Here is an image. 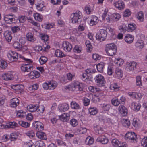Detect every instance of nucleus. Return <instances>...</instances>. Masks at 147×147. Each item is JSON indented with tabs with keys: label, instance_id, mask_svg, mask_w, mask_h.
Segmentation results:
<instances>
[{
	"label": "nucleus",
	"instance_id": "obj_51",
	"mask_svg": "<svg viewBox=\"0 0 147 147\" xmlns=\"http://www.w3.org/2000/svg\"><path fill=\"white\" fill-rule=\"evenodd\" d=\"M101 107L103 111H107L110 109V105L109 104H103L102 105Z\"/></svg>",
	"mask_w": 147,
	"mask_h": 147
},
{
	"label": "nucleus",
	"instance_id": "obj_38",
	"mask_svg": "<svg viewBox=\"0 0 147 147\" xmlns=\"http://www.w3.org/2000/svg\"><path fill=\"white\" fill-rule=\"evenodd\" d=\"M55 54L56 56L60 58L65 56L62 51L59 49H57L55 51Z\"/></svg>",
	"mask_w": 147,
	"mask_h": 147
},
{
	"label": "nucleus",
	"instance_id": "obj_6",
	"mask_svg": "<svg viewBox=\"0 0 147 147\" xmlns=\"http://www.w3.org/2000/svg\"><path fill=\"white\" fill-rule=\"evenodd\" d=\"M107 32L106 30L103 29H100L99 32L96 35V38L100 41H102L105 40L107 36Z\"/></svg>",
	"mask_w": 147,
	"mask_h": 147
},
{
	"label": "nucleus",
	"instance_id": "obj_13",
	"mask_svg": "<svg viewBox=\"0 0 147 147\" xmlns=\"http://www.w3.org/2000/svg\"><path fill=\"white\" fill-rule=\"evenodd\" d=\"M98 142L101 143L103 144H106L108 142L109 140L105 136L102 135L98 137L96 140Z\"/></svg>",
	"mask_w": 147,
	"mask_h": 147
},
{
	"label": "nucleus",
	"instance_id": "obj_31",
	"mask_svg": "<svg viewBox=\"0 0 147 147\" xmlns=\"http://www.w3.org/2000/svg\"><path fill=\"white\" fill-rule=\"evenodd\" d=\"M38 106L37 105H30L27 107L28 110L30 112H34L36 111Z\"/></svg>",
	"mask_w": 147,
	"mask_h": 147
},
{
	"label": "nucleus",
	"instance_id": "obj_36",
	"mask_svg": "<svg viewBox=\"0 0 147 147\" xmlns=\"http://www.w3.org/2000/svg\"><path fill=\"white\" fill-rule=\"evenodd\" d=\"M133 126L136 128H138L140 126V121L138 119H134L132 122Z\"/></svg>",
	"mask_w": 147,
	"mask_h": 147
},
{
	"label": "nucleus",
	"instance_id": "obj_17",
	"mask_svg": "<svg viewBox=\"0 0 147 147\" xmlns=\"http://www.w3.org/2000/svg\"><path fill=\"white\" fill-rule=\"evenodd\" d=\"M11 32L9 30L5 31L4 33V37L6 40L8 42H10L12 38Z\"/></svg>",
	"mask_w": 147,
	"mask_h": 147
},
{
	"label": "nucleus",
	"instance_id": "obj_40",
	"mask_svg": "<svg viewBox=\"0 0 147 147\" xmlns=\"http://www.w3.org/2000/svg\"><path fill=\"white\" fill-rule=\"evenodd\" d=\"M113 22L118 21L121 18V15L117 13H114L112 15Z\"/></svg>",
	"mask_w": 147,
	"mask_h": 147
},
{
	"label": "nucleus",
	"instance_id": "obj_55",
	"mask_svg": "<svg viewBox=\"0 0 147 147\" xmlns=\"http://www.w3.org/2000/svg\"><path fill=\"white\" fill-rule=\"evenodd\" d=\"M47 58L44 56H42L39 59V61L41 65L45 63L47 61Z\"/></svg>",
	"mask_w": 147,
	"mask_h": 147
},
{
	"label": "nucleus",
	"instance_id": "obj_4",
	"mask_svg": "<svg viewBox=\"0 0 147 147\" xmlns=\"http://www.w3.org/2000/svg\"><path fill=\"white\" fill-rule=\"evenodd\" d=\"M96 85L100 87L104 86L106 81L104 76L101 74L97 75L94 78Z\"/></svg>",
	"mask_w": 147,
	"mask_h": 147
},
{
	"label": "nucleus",
	"instance_id": "obj_63",
	"mask_svg": "<svg viewBox=\"0 0 147 147\" xmlns=\"http://www.w3.org/2000/svg\"><path fill=\"white\" fill-rule=\"evenodd\" d=\"M131 14V12L129 9L125 10L123 13V16L125 17H127L129 16Z\"/></svg>",
	"mask_w": 147,
	"mask_h": 147
},
{
	"label": "nucleus",
	"instance_id": "obj_43",
	"mask_svg": "<svg viewBox=\"0 0 147 147\" xmlns=\"http://www.w3.org/2000/svg\"><path fill=\"white\" fill-rule=\"evenodd\" d=\"M111 103L114 106H117L120 104V101H119L117 97H115L112 99Z\"/></svg>",
	"mask_w": 147,
	"mask_h": 147
},
{
	"label": "nucleus",
	"instance_id": "obj_20",
	"mask_svg": "<svg viewBox=\"0 0 147 147\" xmlns=\"http://www.w3.org/2000/svg\"><path fill=\"white\" fill-rule=\"evenodd\" d=\"M11 88L15 90L18 91L19 92L21 93L24 88V86L22 84H15L11 86Z\"/></svg>",
	"mask_w": 147,
	"mask_h": 147
},
{
	"label": "nucleus",
	"instance_id": "obj_27",
	"mask_svg": "<svg viewBox=\"0 0 147 147\" xmlns=\"http://www.w3.org/2000/svg\"><path fill=\"white\" fill-rule=\"evenodd\" d=\"M104 66L105 63L102 62L98 63L96 65L97 71L100 73H102L103 72Z\"/></svg>",
	"mask_w": 147,
	"mask_h": 147
},
{
	"label": "nucleus",
	"instance_id": "obj_12",
	"mask_svg": "<svg viewBox=\"0 0 147 147\" xmlns=\"http://www.w3.org/2000/svg\"><path fill=\"white\" fill-rule=\"evenodd\" d=\"M137 136L134 132H128L127 133L125 136V139H129L131 140H136Z\"/></svg>",
	"mask_w": 147,
	"mask_h": 147
},
{
	"label": "nucleus",
	"instance_id": "obj_29",
	"mask_svg": "<svg viewBox=\"0 0 147 147\" xmlns=\"http://www.w3.org/2000/svg\"><path fill=\"white\" fill-rule=\"evenodd\" d=\"M111 142L112 145L114 147H120V146H121V142L117 139H113Z\"/></svg>",
	"mask_w": 147,
	"mask_h": 147
},
{
	"label": "nucleus",
	"instance_id": "obj_56",
	"mask_svg": "<svg viewBox=\"0 0 147 147\" xmlns=\"http://www.w3.org/2000/svg\"><path fill=\"white\" fill-rule=\"evenodd\" d=\"M38 88V85L37 84H35L32 85L29 88L30 90L32 91H33L36 90Z\"/></svg>",
	"mask_w": 147,
	"mask_h": 147
},
{
	"label": "nucleus",
	"instance_id": "obj_19",
	"mask_svg": "<svg viewBox=\"0 0 147 147\" xmlns=\"http://www.w3.org/2000/svg\"><path fill=\"white\" fill-rule=\"evenodd\" d=\"M30 72V73L28 75L30 77L31 79H34L38 78L40 76L39 72L36 71H34Z\"/></svg>",
	"mask_w": 147,
	"mask_h": 147
},
{
	"label": "nucleus",
	"instance_id": "obj_14",
	"mask_svg": "<svg viewBox=\"0 0 147 147\" xmlns=\"http://www.w3.org/2000/svg\"><path fill=\"white\" fill-rule=\"evenodd\" d=\"M114 5L120 10L124 9L125 6L124 2L121 1H118L115 2L114 3Z\"/></svg>",
	"mask_w": 147,
	"mask_h": 147
},
{
	"label": "nucleus",
	"instance_id": "obj_62",
	"mask_svg": "<svg viewBox=\"0 0 147 147\" xmlns=\"http://www.w3.org/2000/svg\"><path fill=\"white\" fill-rule=\"evenodd\" d=\"M10 140L11 141H14L16 140L18 138L17 135L15 133H12L9 135Z\"/></svg>",
	"mask_w": 147,
	"mask_h": 147
},
{
	"label": "nucleus",
	"instance_id": "obj_60",
	"mask_svg": "<svg viewBox=\"0 0 147 147\" xmlns=\"http://www.w3.org/2000/svg\"><path fill=\"white\" fill-rule=\"evenodd\" d=\"M40 35L41 39L44 40V42L47 41L48 40L49 37L47 35L45 34H40Z\"/></svg>",
	"mask_w": 147,
	"mask_h": 147
},
{
	"label": "nucleus",
	"instance_id": "obj_49",
	"mask_svg": "<svg viewBox=\"0 0 147 147\" xmlns=\"http://www.w3.org/2000/svg\"><path fill=\"white\" fill-rule=\"evenodd\" d=\"M119 29L121 32L124 33L127 30V27L125 24H122L119 27Z\"/></svg>",
	"mask_w": 147,
	"mask_h": 147
},
{
	"label": "nucleus",
	"instance_id": "obj_1",
	"mask_svg": "<svg viewBox=\"0 0 147 147\" xmlns=\"http://www.w3.org/2000/svg\"><path fill=\"white\" fill-rule=\"evenodd\" d=\"M105 51L109 56L114 55L117 51L116 46L114 43L107 44L105 46Z\"/></svg>",
	"mask_w": 147,
	"mask_h": 147
},
{
	"label": "nucleus",
	"instance_id": "obj_7",
	"mask_svg": "<svg viewBox=\"0 0 147 147\" xmlns=\"http://www.w3.org/2000/svg\"><path fill=\"white\" fill-rule=\"evenodd\" d=\"M9 60L11 61H16L18 58V53L15 51H10L7 54Z\"/></svg>",
	"mask_w": 147,
	"mask_h": 147
},
{
	"label": "nucleus",
	"instance_id": "obj_48",
	"mask_svg": "<svg viewBox=\"0 0 147 147\" xmlns=\"http://www.w3.org/2000/svg\"><path fill=\"white\" fill-rule=\"evenodd\" d=\"M18 124L15 122H10L6 125L5 127L8 128H14L17 126Z\"/></svg>",
	"mask_w": 147,
	"mask_h": 147
},
{
	"label": "nucleus",
	"instance_id": "obj_2",
	"mask_svg": "<svg viewBox=\"0 0 147 147\" xmlns=\"http://www.w3.org/2000/svg\"><path fill=\"white\" fill-rule=\"evenodd\" d=\"M71 18L73 23H80L82 19V13L80 11H77L71 15Z\"/></svg>",
	"mask_w": 147,
	"mask_h": 147
},
{
	"label": "nucleus",
	"instance_id": "obj_9",
	"mask_svg": "<svg viewBox=\"0 0 147 147\" xmlns=\"http://www.w3.org/2000/svg\"><path fill=\"white\" fill-rule=\"evenodd\" d=\"M34 129L37 131L43 130L44 125L42 123L39 121H35L33 123Z\"/></svg>",
	"mask_w": 147,
	"mask_h": 147
},
{
	"label": "nucleus",
	"instance_id": "obj_28",
	"mask_svg": "<svg viewBox=\"0 0 147 147\" xmlns=\"http://www.w3.org/2000/svg\"><path fill=\"white\" fill-rule=\"evenodd\" d=\"M69 108V106L68 104L64 103L61 104L59 107L60 111L61 112H65Z\"/></svg>",
	"mask_w": 147,
	"mask_h": 147
},
{
	"label": "nucleus",
	"instance_id": "obj_44",
	"mask_svg": "<svg viewBox=\"0 0 147 147\" xmlns=\"http://www.w3.org/2000/svg\"><path fill=\"white\" fill-rule=\"evenodd\" d=\"M34 16L36 20L39 22L42 21V16L39 13H37L34 14Z\"/></svg>",
	"mask_w": 147,
	"mask_h": 147
},
{
	"label": "nucleus",
	"instance_id": "obj_57",
	"mask_svg": "<svg viewBox=\"0 0 147 147\" xmlns=\"http://www.w3.org/2000/svg\"><path fill=\"white\" fill-rule=\"evenodd\" d=\"M25 134L27 136L30 138H33L35 135V133L33 131H28L25 133Z\"/></svg>",
	"mask_w": 147,
	"mask_h": 147
},
{
	"label": "nucleus",
	"instance_id": "obj_52",
	"mask_svg": "<svg viewBox=\"0 0 147 147\" xmlns=\"http://www.w3.org/2000/svg\"><path fill=\"white\" fill-rule=\"evenodd\" d=\"M141 78V77L140 76H138L136 77V84L137 86H142Z\"/></svg>",
	"mask_w": 147,
	"mask_h": 147
},
{
	"label": "nucleus",
	"instance_id": "obj_30",
	"mask_svg": "<svg viewBox=\"0 0 147 147\" xmlns=\"http://www.w3.org/2000/svg\"><path fill=\"white\" fill-rule=\"evenodd\" d=\"M134 36L131 34H128L125 38V40L126 42L128 43H131L134 40Z\"/></svg>",
	"mask_w": 147,
	"mask_h": 147
},
{
	"label": "nucleus",
	"instance_id": "obj_41",
	"mask_svg": "<svg viewBox=\"0 0 147 147\" xmlns=\"http://www.w3.org/2000/svg\"><path fill=\"white\" fill-rule=\"evenodd\" d=\"M26 37L28 40L30 42H34L35 40V38L33 36V34L32 33L29 32L27 34Z\"/></svg>",
	"mask_w": 147,
	"mask_h": 147
},
{
	"label": "nucleus",
	"instance_id": "obj_54",
	"mask_svg": "<svg viewBox=\"0 0 147 147\" xmlns=\"http://www.w3.org/2000/svg\"><path fill=\"white\" fill-rule=\"evenodd\" d=\"M95 130L96 133L99 134H102L104 133L103 129L99 126H97L95 128Z\"/></svg>",
	"mask_w": 147,
	"mask_h": 147
},
{
	"label": "nucleus",
	"instance_id": "obj_34",
	"mask_svg": "<svg viewBox=\"0 0 147 147\" xmlns=\"http://www.w3.org/2000/svg\"><path fill=\"white\" fill-rule=\"evenodd\" d=\"M71 107L74 109H78L81 108L80 105L75 101H72L70 104Z\"/></svg>",
	"mask_w": 147,
	"mask_h": 147
},
{
	"label": "nucleus",
	"instance_id": "obj_3",
	"mask_svg": "<svg viewBox=\"0 0 147 147\" xmlns=\"http://www.w3.org/2000/svg\"><path fill=\"white\" fill-rule=\"evenodd\" d=\"M4 18L5 22L9 24L15 23L18 19L17 17L12 14L5 15Z\"/></svg>",
	"mask_w": 147,
	"mask_h": 147
},
{
	"label": "nucleus",
	"instance_id": "obj_25",
	"mask_svg": "<svg viewBox=\"0 0 147 147\" xmlns=\"http://www.w3.org/2000/svg\"><path fill=\"white\" fill-rule=\"evenodd\" d=\"M129 96H131L135 98L140 99L142 97L143 94L140 93H137L135 92H132L129 93Z\"/></svg>",
	"mask_w": 147,
	"mask_h": 147
},
{
	"label": "nucleus",
	"instance_id": "obj_47",
	"mask_svg": "<svg viewBox=\"0 0 147 147\" xmlns=\"http://www.w3.org/2000/svg\"><path fill=\"white\" fill-rule=\"evenodd\" d=\"M7 66V63L3 60H0V67L3 69H5Z\"/></svg>",
	"mask_w": 147,
	"mask_h": 147
},
{
	"label": "nucleus",
	"instance_id": "obj_11",
	"mask_svg": "<svg viewBox=\"0 0 147 147\" xmlns=\"http://www.w3.org/2000/svg\"><path fill=\"white\" fill-rule=\"evenodd\" d=\"M62 47L64 50L66 52H70L72 48V45L68 42H63Z\"/></svg>",
	"mask_w": 147,
	"mask_h": 147
},
{
	"label": "nucleus",
	"instance_id": "obj_24",
	"mask_svg": "<svg viewBox=\"0 0 147 147\" xmlns=\"http://www.w3.org/2000/svg\"><path fill=\"white\" fill-rule=\"evenodd\" d=\"M13 75L10 73L5 74L3 75L2 76L3 79L6 81H9L12 80L13 79Z\"/></svg>",
	"mask_w": 147,
	"mask_h": 147
},
{
	"label": "nucleus",
	"instance_id": "obj_10",
	"mask_svg": "<svg viewBox=\"0 0 147 147\" xmlns=\"http://www.w3.org/2000/svg\"><path fill=\"white\" fill-rule=\"evenodd\" d=\"M136 64V63L134 61L130 63H127L126 64L125 69L128 71H132L135 68Z\"/></svg>",
	"mask_w": 147,
	"mask_h": 147
},
{
	"label": "nucleus",
	"instance_id": "obj_45",
	"mask_svg": "<svg viewBox=\"0 0 147 147\" xmlns=\"http://www.w3.org/2000/svg\"><path fill=\"white\" fill-rule=\"evenodd\" d=\"M44 107L43 106H41L40 107L38 106L36 111V112L39 115H41L43 113L44 110Z\"/></svg>",
	"mask_w": 147,
	"mask_h": 147
},
{
	"label": "nucleus",
	"instance_id": "obj_59",
	"mask_svg": "<svg viewBox=\"0 0 147 147\" xmlns=\"http://www.w3.org/2000/svg\"><path fill=\"white\" fill-rule=\"evenodd\" d=\"M85 72L87 74L91 75L94 74L96 72L95 69H88L85 70Z\"/></svg>",
	"mask_w": 147,
	"mask_h": 147
},
{
	"label": "nucleus",
	"instance_id": "obj_53",
	"mask_svg": "<svg viewBox=\"0 0 147 147\" xmlns=\"http://www.w3.org/2000/svg\"><path fill=\"white\" fill-rule=\"evenodd\" d=\"M137 18L141 22L144 21V14L142 11H140L138 13L137 16Z\"/></svg>",
	"mask_w": 147,
	"mask_h": 147
},
{
	"label": "nucleus",
	"instance_id": "obj_37",
	"mask_svg": "<svg viewBox=\"0 0 147 147\" xmlns=\"http://www.w3.org/2000/svg\"><path fill=\"white\" fill-rule=\"evenodd\" d=\"M94 142V139L93 138L90 136L87 137L86 139L85 143L87 145H92L93 143Z\"/></svg>",
	"mask_w": 147,
	"mask_h": 147
},
{
	"label": "nucleus",
	"instance_id": "obj_22",
	"mask_svg": "<svg viewBox=\"0 0 147 147\" xmlns=\"http://www.w3.org/2000/svg\"><path fill=\"white\" fill-rule=\"evenodd\" d=\"M98 17L95 16H92L91 17L89 24L91 26L96 25L98 22Z\"/></svg>",
	"mask_w": 147,
	"mask_h": 147
},
{
	"label": "nucleus",
	"instance_id": "obj_16",
	"mask_svg": "<svg viewBox=\"0 0 147 147\" xmlns=\"http://www.w3.org/2000/svg\"><path fill=\"white\" fill-rule=\"evenodd\" d=\"M119 111L123 116H126L127 114V109L123 105H121L119 106L118 108Z\"/></svg>",
	"mask_w": 147,
	"mask_h": 147
},
{
	"label": "nucleus",
	"instance_id": "obj_58",
	"mask_svg": "<svg viewBox=\"0 0 147 147\" xmlns=\"http://www.w3.org/2000/svg\"><path fill=\"white\" fill-rule=\"evenodd\" d=\"M25 115V113L22 110H19L17 112V116L20 118L24 117Z\"/></svg>",
	"mask_w": 147,
	"mask_h": 147
},
{
	"label": "nucleus",
	"instance_id": "obj_33",
	"mask_svg": "<svg viewBox=\"0 0 147 147\" xmlns=\"http://www.w3.org/2000/svg\"><path fill=\"white\" fill-rule=\"evenodd\" d=\"M136 27V25L133 23H130L128 24L127 30L128 32H132L134 30Z\"/></svg>",
	"mask_w": 147,
	"mask_h": 147
},
{
	"label": "nucleus",
	"instance_id": "obj_15",
	"mask_svg": "<svg viewBox=\"0 0 147 147\" xmlns=\"http://www.w3.org/2000/svg\"><path fill=\"white\" fill-rule=\"evenodd\" d=\"M73 88H74L75 90H78L80 91L83 90V88L82 84L78 81H75L73 85H71Z\"/></svg>",
	"mask_w": 147,
	"mask_h": 147
},
{
	"label": "nucleus",
	"instance_id": "obj_8",
	"mask_svg": "<svg viewBox=\"0 0 147 147\" xmlns=\"http://www.w3.org/2000/svg\"><path fill=\"white\" fill-rule=\"evenodd\" d=\"M20 68L23 72H30L33 70V66L29 63L23 64L21 66Z\"/></svg>",
	"mask_w": 147,
	"mask_h": 147
},
{
	"label": "nucleus",
	"instance_id": "obj_64",
	"mask_svg": "<svg viewBox=\"0 0 147 147\" xmlns=\"http://www.w3.org/2000/svg\"><path fill=\"white\" fill-rule=\"evenodd\" d=\"M36 147H45V144L43 141L40 140L37 143Z\"/></svg>",
	"mask_w": 147,
	"mask_h": 147
},
{
	"label": "nucleus",
	"instance_id": "obj_61",
	"mask_svg": "<svg viewBox=\"0 0 147 147\" xmlns=\"http://www.w3.org/2000/svg\"><path fill=\"white\" fill-rule=\"evenodd\" d=\"M70 124L73 127H75L78 124L77 120L74 119H72L70 121Z\"/></svg>",
	"mask_w": 147,
	"mask_h": 147
},
{
	"label": "nucleus",
	"instance_id": "obj_39",
	"mask_svg": "<svg viewBox=\"0 0 147 147\" xmlns=\"http://www.w3.org/2000/svg\"><path fill=\"white\" fill-rule=\"evenodd\" d=\"M19 124L21 126L25 128H27L29 127L30 123L23 121H20L18 122Z\"/></svg>",
	"mask_w": 147,
	"mask_h": 147
},
{
	"label": "nucleus",
	"instance_id": "obj_35",
	"mask_svg": "<svg viewBox=\"0 0 147 147\" xmlns=\"http://www.w3.org/2000/svg\"><path fill=\"white\" fill-rule=\"evenodd\" d=\"M19 41L21 43V45H22V47H21L20 50H22L23 52L26 51L28 49L27 47L24 45V44L25 42V41L22 39H20L19 40Z\"/></svg>",
	"mask_w": 147,
	"mask_h": 147
},
{
	"label": "nucleus",
	"instance_id": "obj_42",
	"mask_svg": "<svg viewBox=\"0 0 147 147\" xmlns=\"http://www.w3.org/2000/svg\"><path fill=\"white\" fill-rule=\"evenodd\" d=\"M89 112L91 115H94L96 114L98 112V110L96 108L93 107L89 108Z\"/></svg>",
	"mask_w": 147,
	"mask_h": 147
},
{
	"label": "nucleus",
	"instance_id": "obj_21",
	"mask_svg": "<svg viewBox=\"0 0 147 147\" xmlns=\"http://www.w3.org/2000/svg\"><path fill=\"white\" fill-rule=\"evenodd\" d=\"M115 73L116 77L118 79L122 78L123 76V71L119 68H116Z\"/></svg>",
	"mask_w": 147,
	"mask_h": 147
},
{
	"label": "nucleus",
	"instance_id": "obj_5",
	"mask_svg": "<svg viewBox=\"0 0 147 147\" xmlns=\"http://www.w3.org/2000/svg\"><path fill=\"white\" fill-rule=\"evenodd\" d=\"M89 98H85L83 100V103L85 106H88L89 104L90 100L93 102H96L99 101V98L97 96H93L92 94L89 95Z\"/></svg>",
	"mask_w": 147,
	"mask_h": 147
},
{
	"label": "nucleus",
	"instance_id": "obj_26",
	"mask_svg": "<svg viewBox=\"0 0 147 147\" xmlns=\"http://www.w3.org/2000/svg\"><path fill=\"white\" fill-rule=\"evenodd\" d=\"M19 101L17 98H13L11 101L10 106L12 107H16L19 104Z\"/></svg>",
	"mask_w": 147,
	"mask_h": 147
},
{
	"label": "nucleus",
	"instance_id": "obj_18",
	"mask_svg": "<svg viewBox=\"0 0 147 147\" xmlns=\"http://www.w3.org/2000/svg\"><path fill=\"white\" fill-rule=\"evenodd\" d=\"M69 114L65 113L59 116L60 120L63 122H67L69 119Z\"/></svg>",
	"mask_w": 147,
	"mask_h": 147
},
{
	"label": "nucleus",
	"instance_id": "obj_32",
	"mask_svg": "<svg viewBox=\"0 0 147 147\" xmlns=\"http://www.w3.org/2000/svg\"><path fill=\"white\" fill-rule=\"evenodd\" d=\"M131 106V109L136 111H138L140 110L141 106L140 104L134 102L132 103Z\"/></svg>",
	"mask_w": 147,
	"mask_h": 147
},
{
	"label": "nucleus",
	"instance_id": "obj_50",
	"mask_svg": "<svg viewBox=\"0 0 147 147\" xmlns=\"http://www.w3.org/2000/svg\"><path fill=\"white\" fill-rule=\"evenodd\" d=\"M122 125L125 127H129L130 125V121L127 119H123L122 121Z\"/></svg>",
	"mask_w": 147,
	"mask_h": 147
},
{
	"label": "nucleus",
	"instance_id": "obj_46",
	"mask_svg": "<svg viewBox=\"0 0 147 147\" xmlns=\"http://www.w3.org/2000/svg\"><path fill=\"white\" fill-rule=\"evenodd\" d=\"M13 47L17 49L18 50H20V49H21L22 45H21V43L18 42H14L13 45Z\"/></svg>",
	"mask_w": 147,
	"mask_h": 147
},
{
	"label": "nucleus",
	"instance_id": "obj_23",
	"mask_svg": "<svg viewBox=\"0 0 147 147\" xmlns=\"http://www.w3.org/2000/svg\"><path fill=\"white\" fill-rule=\"evenodd\" d=\"M36 136L38 138L41 139L46 140L47 139V136L46 134L43 132L40 131H38L36 133Z\"/></svg>",
	"mask_w": 147,
	"mask_h": 147
}]
</instances>
